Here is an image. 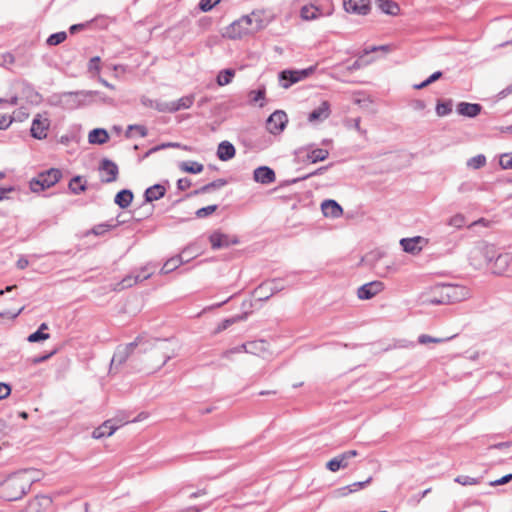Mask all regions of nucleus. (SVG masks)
<instances>
[{"label":"nucleus","instance_id":"obj_64","mask_svg":"<svg viewBox=\"0 0 512 512\" xmlns=\"http://www.w3.org/2000/svg\"><path fill=\"white\" fill-rule=\"evenodd\" d=\"M14 118L18 121H23L28 118L29 114L22 108L14 112Z\"/></svg>","mask_w":512,"mask_h":512},{"label":"nucleus","instance_id":"obj_63","mask_svg":"<svg viewBox=\"0 0 512 512\" xmlns=\"http://www.w3.org/2000/svg\"><path fill=\"white\" fill-rule=\"evenodd\" d=\"M511 480H512V474H507V475L501 477L500 479L490 482V485L491 486L504 485V484L510 482Z\"/></svg>","mask_w":512,"mask_h":512},{"label":"nucleus","instance_id":"obj_9","mask_svg":"<svg viewBox=\"0 0 512 512\" xmlns=\"http://www.w3.org/2000/svg\"><path fill=\"white\" fill-rule=\"evenodd\" d=\"M50 127V119L47 112L37 113L31 124V136L38 140H43L47 137Z\"/></svg>","mask_w":512,"mask_h":512},{"label":"nucleus","instance_id":"obj_61","mask_svg":"<svg viewBox=\"0 0 512 512\" xmlns=\"http://www.w3.org/2000/svg\"><path fill=\"white\" fill-rule=\"evenodd\" d=\"M13 122V118L8 116V115H5V114H1L0 115V130H5L7 129Z\"/></svg>","mask_w":512,"mask_h":512},{"label":"nucleus","instance_id":"obj_7","mask_svg":"<svg viewBox=\"0 0 512 512\" xmlns=\"http://www.w3.org/2000/svg\"><path fill=\"white\" fill-rule=\"evenodd\" d=\"M61 178V172L58 169L52 168L45 172L40 173L37 177L33 178L29 185L32 192L38 193L51 186L55 185Z\"/></svg>","mask_w":512,"mask_h":512},{"label":"nucleus","instance_id":"obj_24","mask_svg":"<svg viewBox=\"0 0 512 512\" xmlns=\"http://www.w3.org/2000/svg\"><path fill=\"white\" fill-rule=\"evenodd\" d=\"M431 305L447 304L444 296V284H438L431 288V294L424 300Z\"/></svg>","mask_w":512,"mask_h":512},{"label":"nucleus","instance_id":"obj_39","mask_svg":"<svg viewBox=\"0 0 512 512\" xmlns=\"http://www.w3.org/2000/svg\"><path fill=\"white\" fill-rule=\"evenodd\" d=\"M194 102V96L193 95H187L184 96L176 101H172V109L173 112L179 111L181 109H188L192 106Z\"/></svg>","mask_w":512,"mask_h":512},{"label":"nucleus","instance_id":"obj_42","mask_svg":"<svg viewBox=\"0 0 512 512\" xmlns=\"http://www.w3.org/2000/svg\"><path fill=\"white\" fill-rule=\"evenodd\" d=\"M379 6L381 11L388 15H397L400 10L398 4L391 0H383Z\"/></svg>","mask_w":512,"mask_h":512},{"label":"nucleus","instance_id":"obj_29","mask_svg":"<svg viewBox=\"0 0 512 512\" xmlns=\"http://www.w3.org/2000/svg\"><path fill=\"white\" fill-rule=\"evenodd\" d=\"M109 140L108 132L102 128H96L89 132L88 141L90 144H104Z\"/></svg>","mask_w":512,"mask_h":512},{"label":"nucleus","instance_id":"obj_30","mask_svg":"<svg viewBox=\"0 0 512 512\" xmlns=\"http://www.w3.org/2000/svg\"><path fill=\"white\" fill-rule=\"evenodd\" d=\"M133 200V193L131 190L123 189L115 196L114 202L122 209L127 208Z\"/></svg>","mask_w":512,"mask_h":512},{"label":"nucleus","instance_id":"obj_8","mask_svg":"<svg viewBox=\"0 0 512 512\" xmlns=\"http://www.w3.org/2000/svg\"><path fill=\"white\" fill-rule=\"evenodd\" d=\"M154 268L150 264L144 266L139 272H132L130 275L117 283L114 290L121 291L123 289L132 287L134 284L148 279L154 272Z\"/></svg>","mask_w":512,"mask_h":512},{"label":"nucleus","instance_id":"obj_22","mask_svg":"<svg viewBox=\"0 0 512 512\" xmlns=\"http://www.w3.org/2000/svg\"><path fill=\"white\" fill-rule=\"evenodd\" d=\"M253 179L261 184H271L275 181L276 176L275 172L271 168L267 166H260L254 170Z\"/></svg>","mask_w":512,"mask_h":512},{"label":"nucleus","instance_id":"obj_10","mask_svg":"<svg viewBox=\"0 0 512 512\" xmlns=\"http://www.w3.org/2000/svg\"><path fill=\"white\" fill-rule=\"evenodd\" d=\"M444 296L447 304L461 302L471 296L469 288L459 284H444Z\"/></svg>","mask_w":512,"mask_h":512},{"label":"nucleus","instance_id":"obj_62","mask_svg":"<svg viewBox=\"0 0 512 512\" xmlns=\"http://www.w3.org/2000/svg\"><path fill=\"white\" fill-rule=\"evenodd\" d=\"M11 393L10 385L0 382V400L6 399Z\"/></svg>","mask_w":512,"mask_h":512},{"label":"nucleus","instance_id":"obj_15","mask_svg":"<svg viewBox=\"0 0 512 512\" xmlns=\"http://www.w3.org/2000/svg\"><path fill=\"white\" fill-rule=\"evenodd\" d=\"M491 271L497 275H505L512 271V254H499L491 266Z\"/></svg>","mask_w":512,"mask_h":512},{"label":"nucleus","instance_id":"obj_54","mask_svg":"<svg viewBox=\"0 0 512 512\" xmlns=\"http://www.w3.org/2000/svg\"><path fill=\"white\" fill-rule=\"evenodd\" d=\"M216 209H217V205H209V206L200 208L196 211V216L198 218H204V217L212 214L213 212H215Z\"/></svg>","mask_w":512,"mask_h":512},{"label":"nucleus","instance_id":"obj_58","mask_svg":"<svg viewBox=\"0 0 512 512\" xmlns=\"http://www.w3.org/2000/svg\"><path fill=\"white\" fill-rule=\"evenodd\" d=\"M171 147H173V148H183V149L188 150V151L191 150L190 147L182 146L180 143L169 142V143L161 144V145L153 148L151 151H158V150H161V149L171 148Z\"/></svg>","mask_w":512,"mask_h":512},{"label":"nucleus","instance_id":"obj_57","mask_svg":"<svg viewBox=\"0 0 512 512\" xmlns=\"http://www.w3.org/2000/svg\"><path fill=\"white\" fill-rule=\"evenodd\" d=\"M153 108H155L156 110H158L160 112H170V113L173 112L172 103L171 102H158V101H155V105H154Z\"/></svg>","mask_w":512,"mask_h":512},{"label":"nucleus","instance_id":"obj_31","mask_svg":"<svg viewBox=\"0 0 512 512\" xmlns=\"http://www.w3.org/2000/svg\"><path fill=\"white\" fill-rule=\"evenodd\" d=\"M421 240L422 238L419 236L414 238H404L400 241V244L405 252L415 254L421 250V247L418 245Z\"/></svg>","mask_w":512,"mask_h":512},{"label":"nucleus","instance_id":"obj_25","mask_svg":"<svg viewBox=\"0 0 512 512\" xmlns=\"http://www.w3.org/2000/svg\"><path fill=\"white\" fill-rule=\"evenodd\" d=\"M371 481H372V478L369 477L365 481L355 482V483H352V484H350L348 486L338 488V489H336L334 491V496L338 497V498L346 497L349 494H351L353 492H356V491L366 487Z\"/></svg>","mask_w":512,"mask_h":512},{"label":"nucleus","instance_id":"obj_43","mask_svg":"<svg viewBox=\"0 0 512 512\" xmlns=\"http://www.w3.org/2000/svg\"><path fill=\"white\" fill-rule=\"evenodd\" d=\"M467 167L473 170H477L486 165V157L483 154L476 155L468 159L466 163Z\"/></svg>","mask_w":512,"mask_h":512},{"label":"nucleus","instance_id":"obj_13","mask_svg":"<svg viewBox=\"0 0 512 512\" xmlns=\"http://www.w3.org/2000/svg\"><path fill=\"white\" fill-rule=\"evenodd\" d=\"M209 241L212 249L214 250L228 248L231 245L238 244L237 237L230 236L219 231L213 232L209 237Z\"/></svg>","mask_w":512,"mask_h":512},{"label":"nucleus","instance_id":"obj_41","mask_svg":"<svg viewBox=\"0 0 512 512\" xmlns=\"http://www.w3.org/2000/svg\"><path fill=\"white\" fill-rule=\"evenodd\" d=\"M328 156H329L328 150L322 149V148H316V149H312L307 154V159L310 160L312 163H316L319 161H324L325 159L328 158Z\"/></svg>","mask_w":512,"mask_h":512},{"label":"nucleus","instance_id":"obj_32","mask_svg":"<svg viewBox=\"0 0 512 512\" xmlns=\"http://www.w3.org/2000/svg\"><path fill=\"white\" fill-rule=\"evenodd\" d=\"M165 194V188L162 185L156 184L154 186L149 187L145 191V200L147 202H152L160 199Z\"/></svg>","mask_w":512,"mask_h":512},{"label":"nucleus","instance_id":"obj_12","mask_svg":"<svg viewBox=\"0 0 512 512\" xmlns=\"http://www.w3.org/2000/svg\"><path fill=\"white\" fill-rule=\"evenodd\" d=\"M288 122L286 113L282 110L273 112L267 119V130L274 135L280 134Z\"/></svg>","mask_w":512,"mask_h":512},{"label":"nucleus","instance_id":"obj_20","mask_svg":"<svg viewBox=\"0 0 512 512\" xmlns=\"http://www.w3.org/2000/svg\"><path fill=\"white\" fill-rule=\"evenodd\" d=\"M236 351H245L247 353L255 354L263 358H266V354L268 352V345L264 340H257L241 345L240 347L236 348Z\"/></svg>","mask_w":512,"mask_h":512},{"label":"nucleus","instance_id":"obj_40","mask_svg":"<svg viewBox=\"0 0 512 512\" xmlns=\"http://www.w3.org/2000/svg\"><path fill=\"white\" fill-rule=\"evenodd\" d=\"M182 263L183 259L181 255L172 257L164 263L163 267L161 268V273L168 274L177 269Z\"/></svg>","mask_w":512,"mask_h":512},{"label":"nucleus","instance_id":"obj_38","mask_svg":"<svg viewBox=\"0 0 512 512\" xmlns=\"http://www.w3.org/2000/svg\"><path fill=\"white\" fill-rule=\"evenodd\" d=\"M235 76V70L234 69H224L221 70L216 78V82L219 86H225L232 82L233 78Z\"/></svg>","mask_w":512,"mask_h":512},{"label":"nucleus","instance_id":"obj_23","mask_svg":"<svg viewBox=\"0 0 512 512\" xmlns=\"http://www.w3.org/2000/svg\"><path fill=\"white\" fill-rule=\"evenodd\" d=\"M17 473L28 490L34 482L39 481L42 477V472L33 468L23 469Z\"/></svg>","mask_w":512,"mask_h":512},{"label":"nucleus","instance_id":"obj_48","mask_svg":"<svg viewBox=\"0 0 512 512\" xmlns=\"http://www.w3.org/2000/svg\"><path fill=\"white\" fill-rule=\"evenodd\" d=\"M442 76V72L436 71L432 75H430L425 81L421 82L420 84L414 85L415 89H422L427 87L429 84L435 82Z\"/></svg>","mask_w":512,"mask_h":512},{"label":"nucleus","instance_id":"obj_55","mask_svg":"<svg viewBox=\"0 0 512 512\" xmlns=\"http://www.w3.org/2000/svg\"><path fill=\"white\" fill-rule=\"evenodd\" d=\"M265 97V89L252 90L249 93V98L251 102L257 103L260 100H263Z\"/></svg>","mask_w":512,"mask_h":512},{"label":"nucleus","instance_id":"obj_60","mask_svg":"<svg viewBox=\"0 0 512 512\" xmlns=\"http://www.w3.org/2000/svg\"><path fill=\"white\" fill-rule=\"evenodd\" d=\"M241 319H243V317H233L230 319H225L218 326L217 331H223V330L227 329L230 325L234 324L235 322H237Z\"/></svg>","mask_w":512,"mask_h":512},{"label":"nucleus","instance_id":"obj_2","mask_svg":"<svg viewBox=\"0 0 512 512\" xmlns=\"http://www.w3.org/2000/svg\"><path fill=\"white\" fill-rule=\"evenodd\" d=\"M145 341L149 344L145 353V368L147 370H159L170 359L177 355L175 345L168 340L152 339L145 337Z\"/></svg>","mask_w":512,"mask_h":512},{"label":"nucleus","instance_id":"obj_49","mask_svg":"<svg viewBox=\"0 0 512 512\" xmlns=\"http://www.w3.org/2000/svg\"><path fill=\"white\" fill-rule=\"evenodd\" d=\"M499 165L502 169H512V152L500 155Z\"/></svg>","mask_w":512,"mask_h":512},{"label":"nucleus","instance_id":"obj_11","mask_svg":"<svg viewBox=\"0 0 512 512\" xmlns=\"http://www.w3.org/2000/svg\"><path fill=\"white\" fill-rule=\"evenodd\" d=\"M315 71V66H310L306 69L302 70H284L280 73V80L288 81L287 83H283V88H288L292 84L297 83L301 80L306 79Z\"/></svg>","mask_w":512,"mask_h":512},{"label":"nucleus","instance_id":"obj_47","mask_svg":"<svg viewBox=\"0 0 512 512\" xmlns=\"http://www.w3.org/2000/svg\"><path fill=\"white\" fill-rule=\"evenodd\" d=\"M67 38L66 32H58L50 35L47 39V44L50 46L58 45L64 42Z\"/></svg>","mask_w":512,"mask_h":512},{"label":"nucleus","instance_id":"obj_16","mask_svg":"<svg viewBox=\"0 0 512 512\" xmlns=\"http://www.w3.org/2000/svg\"><path fill=\"white\" fill-rule=\"evenodd\" d=\"M358 452L356 450H349L343 452L327 462L326 467L331 472H337L341 468H346L349 465V460L356 457Z\"/></svg>","mask_w":512,"mask_h":512},{"label":"nucleus","instance_id":"obj_6","mask_svg":"<svg viewBox=\"0 0 512 512\" xmlns=\"http://www.w3.org/2000/svg\"><path fill=\"white\" fill-rule=\"evenodd\" d=\"M97 94L96 91L63 92L59 95L58 105L67 110H74L85 105L88 97Z\"/></svg>","mask_w":512,"mask_h":512},{"label":"nucleus","instance_id":"obj_46","mask_svg":"<svg viewBox=\"0 0 512 512\" xmlns=\"http://www.w3.org/2000/svg\"><path fill=\"white\" fill-rule=\"evenodd\" d=\"M466 223V218L463 214H455L452 217H450L447 221V225L460 229L462 228Z\"/></svg>","mask_w":512,"mask_h":512},{"label":"nucleus","instance_id":"obj_37","mask_svg":"<svg viewBox=\"0 0 512 512\" xmlns=\"http://www.w3.org/2000/svg\"><path fill=\"white\" fill-rule=\"evenodd\" d=\"M69 189L73 194L78 195L86 190V181L81 176H75L69 182Z\"/></svg>","mask_w":512,"mask_h":512},{"label":"nucleus","instance_id":"obj_35","mask_svg":"<svg viewBox=\"0 0 512 512\" xmlns=\"http://www.w3.org/2000/svg\"><path fill=\"white\" fill-rule=\"evenodd\" d=\"M179 168L186 173L199 174L203 171L204 166L196 161H184L179 164Z\"/></svg>","mask_w":512,"mask_h":512},{"label":"nucleus","instance_id":"obj_59","mask_svg":"<svg viewBox=\"0 0 512 512\" xmlns=\"http://www.w3.org/2000/svg\"><path fill=\"white\" fill-rule=\"evenodd\" d=\"M88 69L90 72H96L99 73L100 71V57L95 56L90 59L88 64Z\"/></svg>","mask_w":512,"mask_h":512},{"label":"nucleus","instance_id":"obj_19","mask_svg":"<svg viewBox=\"0 0 512 512\" xmlns=\"http://www.w3.org/2000/svg\"><path fill=\"white\" fill-rule=\"evenodd\" d=\"M343 6L346 12L366 15L370 10L369 0H343Z\"/></svg>","mask_w":512,"mask_h":512},{"label":"nucleus","instance_id":"obj_45","mask_svg":"<svg viewBox=\"0 0 512 512\" xmlns=\"http://www.w3.org/2000/svg\"><path fill=\"white\" fill-rule=\"evenodd\" d=\"M226 184L227 181L225 179H217L211 183L204 185L200 190L197 191V193H208L211 192L212 190L224 187Z\"/></svg>","mask_w":512,"mask_h":512},{"label":"nucleus","instance_id":"obj_14","mask_svg":"<svg viewBox=\"0 0 512 512\" xmlns=\"http://www.w3.org/2000/svg\"><path fill=\"white\" fill-rule=\"evenodd\" d=\"M126 420H119L117 419H109L105 421L102 425L97 427L93 433L92 436L95 439H100L105 436H111L119 427L126 424Z\"/></svg>","mask_w":512,"mask_h":512},{"label":"nucleus","instance_id":"obj_51","mask_svg":"<svg viewBox=\"0 0 512 512\" xmlns=\"http://www.w3.org/2000/svg\"><path fill=\"white\" fill-rule=\"evenodd\" d=\"M50 335L42 331H36L28 336V341L31 343L43 341L49 339Z\"/></svg>","mask_w":512,"mask_h":512},{"label":"nucleus","instance_id":"obj_34","mask_svg":"<svg viewBox=\"0 0 512 512\" xmlns=\"http://www.w3.org/2000/svg\"><path fill=\"white\" fill-rule=\"evenodd\" d=\"M282 286L276 280L268 281L260 285L255 292L261 293L263 290H269V293L265 296V299H269L272 295L282 290Z\"/></svg>","mask_w":512,"mask_h":512},{"label":"nucleus","instance_id":"obj_18","mask_svg":"<svg viewBox=\"0 0 512 512\" xmlns=\"http://www.w3.org/2000/svg\"><path fill=\"white\" fill-rule=\"evenodd\" d=\"M384 290V283L381 281H372L360 286L357 290V296L361 300H369Z\"/></svg>","mask_w":512,"mask_h":512},{"label":"nucleus","instance_id":"obj_52","mask_svg":"<svg viewBox=\"0 0 512 512\" xmlns=\"http://www.w3.org/2000/svg\"><path fill=\"white\" fill-rule=\"evenodd\" d=\"M221 0H200L199 9L203 12L210 11L214 6H216Z\"/></svg>","mask_w":512,"mask_h":512},{"label":"nucleus","instance_id":"obj_44","mask_svg":"<svg viewBox=\"0 0 512 512\" xmlns=\"http://www.w3.org/2000/svg\"><path fill=\"white\" fill-rule=\"evenodd\" d=\"M436 114L439 117L447 116L452 111V101L448 100L446 102L439 101L436 105Z\"/></svg>","mask_w":512,"mask_h":512},{"label":"nucleus","instance_id":"obj_5","mask_svg":"<svg viewBox=\"0 0 512 512\" xmlns=\"http://www.w3.org/2000/svg\"><path fill=\"white\" fill-rule=\"evenodd\" d=\"M28 489L20 479L18 473H14L0 483V496L7 501L20 499L27 493Z\"/></svg>","mask_w":512,"mask_h":512},{"label":"nucleus","instance_id":"obj_33","mask_svg":"<svg viewBox=\"0 0 512 512\" xmlns=\"http://www.w3.org/2000/svg\"><path fill=\"white\" fill-rule=\"evenodd\" d=\"M50 499L48 497H36L29 501L26 512H41L44 505H48Z\"/></svg>","mask_w":512,"mask_h":512},{"label":"nucleus","instance_id":"obj_53","mask_svg":"<svg viewBox=\"0 0 512 512\" xmlns=\"http://www.w3.org/2000/svg\"><path fill=\"white\" fill-rule=\"evenodd\" d=\"M445 339L443 338H436V337H432V336H429V335H426V334H422L418 337V342L420 344H428V343H441L443 342Z\"/></svg>","mask_w":512,"mask_h":512},{"label":"nucleus","instance_id":"obj_3","mask_svg":"<svg viewBox=\"0 0 512 512\" xmlns=\"http://www.w3.org/2000/svg\"><path fill=\"white\" fill-rule=\"evenodd\" d=\"M495 254L496 249L494 245L478 242L470 249L468 259L474 268L480 269L485 264L491 263Z\"/></svg>","mask_w":512,"mask_h":512},{"label":"nucleus","instance_id":"obj_28","mask_svg":"<svg viewBox=\"0 0 512 512\" xmlns=\"http://www.w3.org/2000/svg\"><path fill=\"white\" fill-rule=\"evenodd\" d=\"M323 214L329 217H339L343 210L341 206L334 200H325L321 205Z\"/></svg>","mask_w":512,"mask_h":512},{"label":"nucleus","instance_id":"obj_26","mask_svg":"<svg viewBox=\"0 0 512 512\" xmlns=\"http://www.w3.org/2000/svg\"><path fill=\"white\" fill-rule=\"evenodd\" d=\"M482 110V106L477 103L460 102L457 105V112L465 117L474 118Z\"/></svg>","mask_w":512,"mask_h":512},{"label":"nucleus","instance_id":"obj_1","mask_svg":"<svg viewBox=\"0 0 512 512\" xmlns=\"http://www.w3.org/2000/svg\"><path fill=\"white\" fill-rule=\"evenodd\" d=\"M273 20V17L263 9H255L250 14L243 15L228 25L223 36L232 40L253 36L264 30Z\"/></svg>","mask_w":512,"mask_h":512},{"label":"nucleus","instance_id":"obj_4","mask_svg":"<svg viewBox=\"0 0 512 512\" xmlns=\"http://www.w3.org/2000/svg\"><path fill=\"white\" fill-rule=\"evenodd\" d=\"M149 343L145 341V336H138L133 342L118 346L111 360V369L122 365L133 351L138 348L139 352L146 353Z\"/></svg>","mask_w":512,"mask_h":512},{"label":"nucleus","instance_id":"obj_50","mask_svg":"<svg viewBox=\"0 0 512 512\" xmlns=\"http://www.w3.org/2000/svg\"><path fill=\"white\" fill-rule=\"evenodd\" d=\"M455 482H457L463 486H467V485H476L479 483V480L474 477L460 475L455 478Z\"/></svg>","mask_w":512,"mask_h":512},{"label":"nucleus","instance_id":"obj_56","mask_svg":"<svg viewBox=\"0 0 512 512\" xmlns=\"http://www.w3.org/2000/svg\"><path fill=\"white\" fill-rule=\"evenodd\" d=\"M113 226L110 224L102 223L99 225H96L92 229V233L96 236L104 235L106 232H108Z\"/></svg>","mask_w":512,"mask_h":512},{"label":"nucleus","instance_id":"obj_21","mask_svg":"<svg viewBox=\"0 0 512 512\" xmlns=\"http://www.w3.org/2000/svg\"><path fill=\"white\" fill-rule=\"evenodd\" d=\"M330 114V103L328 101H322L320 105L309 114L308 121L311 123L323 122L330 116Z\"/></svg>","mask_w":512,"mask_h":512},{"label":"nucleus","instance_id":"obj_27","mask_svg":"<svg viewBox=\"0 0 512 512\" xmlns=\"http://www.w3.org/2000/svg\"><path fill=\"white\" fill-rule=\"evenodd\" d=\"M235 147L228 141H223L218 145L217 157L221 161H228L235 156Z\"/></svg>","mask_w":512,"mask_h":512},{"label":"nucleus","instance_id":"obj_17","mask_svg":"<svg viewBox=\"0 0 512 512\" xmlns=\"http://www.w3.org/2000/svg\"><path fill=\"white\" fill-rule=\"evenodd\" d=\"M101 181L111 183L116 181L119 170L116 163L109 159H103L99 166Z\"/></svg>","mask_w":512,"mask_h":512},{"label":"nucleus","instance_id":"obj_36","mask_svg":"<svg viewBox=\"0 0 512 512\" xmlns=\"http://www.w3.org/2000/svg\"><path fill=\"white\" fill-rule=\"evenodd\" d=\"M320 11L317 7L313 5H305L301 8L300 16L303 20H315L319 17Z\"/></svg>","mask_w":512,"mask_h":512}]
</instances>
